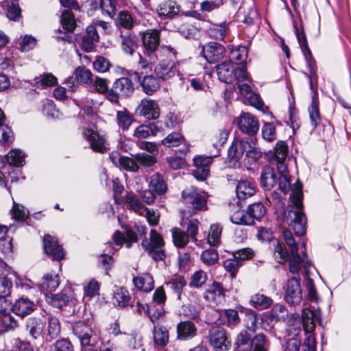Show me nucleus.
Segmentation results:
<instances>
[{"instance_id": "nucleus-1", "label": "nucleus", "mask_w": 351, "mask_h": 351, "mask_svg": "<svg viewBox=\"0 0 351 351\" xmlns=\"http://www.w3.org/2000/svg\"><path fill=\"white\" fill-rule=\"evenodd\" d=\"M47 326L45 328L46 319L41 317H31L26 320V330L34 339L42 337L46 342H51L60 333V322L53 315L47 317Z\"/></svg>"}, {"instance_id": "nucleus-2", "label": "nucleus", "mask_w": 351, "mask_h": 351, "mask_svg": "<svg viewBox=\"0 0 351 351\" xmlns=\"http://www.w3.org/2000/svg\"><path fill=\"white\" fill-rule=\"evenodd\" d=\"M141 245L145 251L155 261H163L165 258V250L161 249L165 245V241L155 230L152 229L150 231V240H143Z\"/></svg>"}, {"instance_id": "nucleus-3", "label": "nucleus", "mask_w": 351, "mask_h": 351, "mask_svg": "<svg viewBox=\"0 0 351 351\" xmlns=\"http://www.w3.org/2000/svg\"><path fill=\"white\" fill-rule=\"evenodd\" d=\"M284 220L296 235L302 236L306 233L307 219L302 209H288Z\"/></svg>"}, {"instance_id": "nucleus-4", "label": "nucleus", "mask_w": 351, "mask_h": 351, "mask_svg": "<svg viewBox=\"0 0 351 351\" xmlns=\"http://www.w3.org/2000/svg\"><path fill=\"white\" fill-rule=\"evenodd\" d=\"M247 147H251L248 138L243 140L234 139L233 141L228 150L227 161L230 167L239 165V161Z\"/></svg>"}, {"instance_id": "nucleus-5", "label": "nucleus", "mask_w": 351, "mask_h": 351, "mask_svg": "<svg viewBox=\"0 0 351 351\" xmlns=\"http://www.w3.org/2000/svg\"><path fill=\"white\" fill-rule=\"evenodd\" d=\"M282 234L285 241L289 247L291 253V257L289 259V270L293 274H298L300 270L301 258L298 254L297 243L295 241L291 232L289 230H284Z\"/></svg>"}, {"instance_id": "nucleus-6", "label": "nucleus", "mask_w": 351, "mask_h": 351, "mask_svg": "<svg viewBox=\"0 0 351 351\" xmlns=\"http://www.w3.org/2000/svg\"><path fill=\"white\" fill-rule=\"evenodd\" d=\"M182 196L185 203L191 204L195 210L207 209V195L204 192L199 193L197 189L192 187L183 191Z\"/></svg>"}, {"instance_id": "nucleus-7", "label": "nucleus", "mask_w": 351, "mask_h": 351, "mask_svg": "<svg viewBox=\"0 0 351 351\" xmlns=\"http://www.w3.org/2000/svg\"><path fill=\"white\" fill-rule=\"evenodd\" d=\"M209 342L217 351H227L231 343L228 340L225 330L219 326H213L209 330Z\"/></svg>"}, {"instance_id": "nucleus-8", "label": "nucleus", "mask_w": 351, "mask_h": 351, "mask_svg": "<svg viewBox=\"0 0 351 351\" xmlns=\"http://www.w3.org/2000/svg\"><path fill=\"white\" fill-rule=\"evenodd\" d=\"M142 39L150 61L156 62L158 58L155 51L158 49L160 43L159 32L156 29H148L144 32Z\"/></svg>"}, {"instance_id": "nucleus-9", "label": "nucleus", "mask_w": 351, "mask_h": 351, "mask_svg": "<svg viewBox=\"0 0 351 351\" xmlns=\"http://www.w3.org/2000/svg\"><path fill=\"white\" fill-rule=\"evenodd\" d=\"M302 299L300 281L295 278L289 280L285 286V300L291 305H298Z\"/></svg>"}, {"instance_id": "nucleus-10", "label": "nucleus", "mask_w": 351, "mask_h": 351, "mask_svg": "<svg viewBox=\"0 0 351 351\" xmlns=\"http://www.w3.org/2000/svg\"><path fill=\"white\" fill-rule=\"evenodd\" d=\"M136 113L149 120L157 119L160 116V108L156 101L145 98L137 107Z\"/></svg>"}, {"instance_id": "nucleus-11", "label": "nucleus", "mask_w": 351, "mask_h": 351, "mask_svg": "<svg viewBox=\"0 0 351 351\" xmlns=\"http://www.w3.org/2000/svg\"><path fill=\"white\" fill-rule=\"evenodd\" d=\"M74 334L78 337L84 346H93L97 341V337H93V330L84 322H78L73 327Z\"/></svg>"}, {"instance_id": "nucleus-12", "label": "nucleus", "mask_w": 351, "mask_h": 351, "mask_svg": "<svg viewBox=\"0 0 351 351\" xmlns=\"http://www.w3.org/2000/svg\"><path fill=\"white\" fill-rule=\"evenodd\" d=\"M154 73L158 78L162 80H169L178 73V70L174 61L162 60L156 66Z\"/></svg>"}, {"instance_id": "nucleus-13", "label": "nucleus", "mask_w": 351, "mask_h": 351, "mask_svg": "<svg viewBox=\"0 0 351 351\" xmlns=\"http://www.w3.org/2000/svg\"><path fill=\"white\" fill-rule=\"evenodd\" d=\"M240 130L249 136H253L258 131L259 123L256 118L249 112H244L239 118Z\"/></svg>"}, {"instance_id": "nucleus-14", "label": "nucleus", "mask_w": 351, "mask_h": 351, "mask_svg": "<svg viewBox=\"0 0 351 351\" xmlns=\"http://www.w3.org/2000/svg\"><path fill=\"white\" fill-rule=\"evenodd\" d=\"M213 162V158L209 156H197L194 158L195 169L193 175L199 180H204L209 176V167Z\"/></svg>"}, {"instance_id": "nucleus-15", "label": "nucleus", "mask_w": 351, "mask_h": 351, "mask_svg": "<svg viewBox=\"0 0 351 351\" xmlns=\"http://www.w3.org/2000/svg\"><path fill=\"white\" fill-rule=\"evenodd\" d=\"M110 159L114 165L128 171L137 172L139 170V165L137 164L135 155L128 157L121 156L117 152H112L110 155Z\"/></svg>"}, {"instance_id": "nucleus-16", "label": "nucleus", "mask_w": 351, "mask_h": 351, "mask_svg": "<svg viewBox=\"0 0 351 351\" xmlns=\"http://www.w3.org/2000/svg\"><path fill=\"white\" fill-rule=\"evenodd\" d=\"M302 327L305 332H313L315 328V322H321V312L310 307L304 308L302 312Z\"/></svg>"}, {"instance_id": "nucleus-17", "label": "nucleus", "mask_w": 351, "mask_h": 351, "mask_svg": "<svg viewBox=\"0 0 351 351\" xmlns=\"http://www.w3.org/2000/svg\"><path fill=\"white\" fill-rule=\"evenodd\" d=\"M197 334V328L191 321H182L176 326V339L179 341L191 340Z\"/></svg>"}, {"instance_id": "nucleus-18", "label": "nucleus", "mask_w": 351, "mask_h": 351, "mask_svg": "<svg viewBox=\"0 0 351 351\" xmlns=\"http://www.w3.org/2000/svg\"><path fill=\"white\" fill-rule=\"evenodd\" d=\"M43 246L45 252L49 254L53 259L60 261L64 257V252L62 247L58 243L57 239L49 235L46 234L43 237Z\"/></svg>"}, {"instance_id": "nucleus-19", "label": "nucleus", "mask_w": 351, "mask_h": 351, "mask_svg": "<svg viewBox=\"0 0 351 351\" xmlns=\"http://www.w3.org/2000/svg\"><path fill=\"white\" fill-rule=\"evenodd\" d=\"M225 48L217 43H210L203 47L202 53L210 63H215L221 60L225 55Z\"/></svg>"}, {"instance_id": "nucleus-20", "label": "nucleus", "mask_w": 351, "mask_h": 351, "mask_svg": "<svg viewBox=\"0 0 351 351\" xmlns=\"http://www.w3.org/2000/svg\"><path fill=\"white\" fill-rule=\"evenodd\" d=\"M83 134L94 151L100 153H104L106 151L105 146L106 139L104 136L89 128L84 129Z\"/></svg>"}, {"instance_id": "nucleus-21", "label": "nucleus", "mask_w": 351, "mask_h": 351, "mask_svg": "<svg viewBox=\"0 0 351 351\" xmlns=\"http://www.w3.org/2000/svg\"><path fill=\"white\" fill-rule=\"evenodd\" d=\"M35 308V303L25 296H22L16 300L12 306V311L16 315L22 317L32 313Z\"/></svg>"}, {"instance_id": "nucleus-22", "label": "nucleus", "mask_w": 351, "mask_h": 351, "mask_svg": "<svg viewBox=\"0 0 351 351\" xmlns=\"http://www.w3.org/2000/svg\"><path fill=\"white\" fill-rule=\"evenodd\" d=\"M287 144L282 141H278L274 148L272 160L276 162V166L279 173H282L287 170V167L284 162L287 156Z\"/></svg>"}, {"instance_id": "nucleus-23", "label": "nucleus", "mask_w": 351, "mask_h": 351, "mask_svg": "<svg viewBox=\"0 0 351 351\" xmlns=\"http://www.w3.org/2000/svg\"><path fill=\"white\" fill-rule=\"evenodd\" d=\"M72 292L70 287H66L59 293L47 295L46 300L53 306L60 308L66 305L72 295Z\"/></svg>"}, {"instance_id": "nucleus-24", "label": "nucleus", "mask_w": 351, "mask_h": 351, "mask_svg": "<svg viewBox=\"0 0 351 351\" xmlns=\"http://www.w3.org/2000/svg\"><path fill=\"white\" fill-rule=\"evenodd\" d=\"M205 299L213 304H219L224 301L225 294L220 283L214 282L205 293Z\"/></svg>"}, {"instance_id": "nucleus-25", "label": "nucleus", "mask_w": 351, "mask_h": 351, "mask_svg": "<svg viewBox=\"0 0 351 351\" xmlns=\"http://www.w3.org/2000/svg\"><path fill=\"white\" fill-rule=\"evenodd\" d=\"M217 73L220 81L225 83H231L235 79L233 75L234 66L231 62L224 61L216 66Z\"/></svg>"}, {"instance_id": "nucleus-26", "label": "nucleus", "mask_w": 351, "mask_h": 351, "mask_svg": "<svg viewBox=\"0 0 351 351\" xmlns=\"http://www.w3.org/2000/svg\"><path fill=\"white\" fill-rule=\"evenodd\" d=\"M99 38L95 26L90 25L87 27L86 34L82 37V49L86 52L92 51L95 47V43L99 40Z\"/></svg>"}, {"instance_id": "nucleus-27", "label": "nucleus", "mask_w": 351, "mask_h": 351, "mask_svg": "<svg viewBox=\"0 0 351 351\" xmlns=\"http://www.w3.org/2000/svg\"><path fill=\"white\" fill-rule=\"evenodd\" d=\"M295 32L298 38V41L300 44V48L303 51L304 56L311 69V75H315L313 71V57L311 51L308 46L307 39L304 34V30L300 31L297 25H294Z\"/></svg>"}, {"instance_id": "nucleus-28", "label": "nucleus", "mask_w": 351, "mask_h": 351, "mask_svg": "<svg viewBox=\"0 0 351 351\" xmlns=\"http://www.w3.org/2000/svg\"><path fill=\"white\" fill-rule=\"evenodd\" d=\"M157 12L160 16L173 18L180 12V6L173 0H165L158 5Z\"/></svg>"}, {"instance_id": "nucleus-29", "label": "nucleus", "mask_w": 351, "mask_h": 351, "mask_svg": "<svg viewBox=\"0 0 351 351\" xmlns=\"http://www.w3.org/2000/svg\"><path fill=\"white\" fill-rule=\"evenodd\" d=\"M278 177L275 170L271 167H265L261 174V185L265 190L272 189L277 184Z\"/></svg>"}, {"instance_id": "nucleus-30", "label": "nucleus", "mask_w": 351, "mask_h": 351, "mask_svg": "<svg viewBox=\"0 0 351 351\" xmlns=\"http://www.w3.org/2000/svg\"><path fill=\"white\" fill-rule=\"evenodd\" d=\"M236 191L238 199L245 200L256 193V186L249 181L241 180L237 184Z\"/></svg>"}, {"instance_id": "nucleus-31", "label": "nucleus", "mask_w": 351, "mask_h": 351, "mask_svg": "<svg viewBox=\"0 0 351 351\" xmlns=\"http://www.w3.org/2000/svg\"><path fill=\"white\" fill-rule=\"evenodd\" d=\"M234 351H252V335L247 330H243L238 335L235 343Z\"/></svg>"}, {"instance_id": "nucleus-32", "label": "nucleus", "mask_w": 351, "mask_h": 351, "mask_svg": "<svg viewBox=\"0 0 351 351\" xmlns=\"http://www.w3.org/2000/svg\"><path fill=\"white\" fill-rule=\"evenodd\" d=\"M114 90L117 91L122 97L130 95L134 90V86L132 80L128 77H121L116 80L113 83Z\"/></svg>"}, {"instance_id": "nucleus-33", "label": "nucleus", "mask_w": 351, "mask_h": 351, "mask_svg": "<svg viewBox=\"0 0 351 351\" xmlns=\"http://www.w3.org/2000/svg\"><path fill=\"white\" fill-rule=\"evenodd\" d=\"M169 335L168 329L162 325L154 326L153 329V339L155 346L165 347L169 342Z\"/></svg>"}, {"instance_id": "nucleus-34", "label": "nucleus", "mask_w": 351, "mask_h": 351, "mask_svg": "<svg viewBox=\"0 0 351 351\" xmlns=\"http://www.w3.org/2000/svg\"><path fill=\"white\" fill-rule=\"evenodd\" d=\"M133 283L136 289L144 292L151 291L154 287L153 278L149 274L134 278Z\"/></svg>"}, {"instance_id": "nucleus-35", "label": "nucleus", "mask_w": 351, "mask_h": 351, "mask_svg": "<svg viewBox=\"0 0 351 351\" xmlns=\"http://www.w3.org/2000/svg\"><path fill=\"white\" fill-rule=\"evenodd\" d=\"M159 131L155 123H152L149 125H141L138 126L134 131V136L143 139L148 138L150 136H155Z\"/></svg>"}, {"instance_id": "nucleus-36", "label": "nucleus", "mask_w": 351, "mask_h": 351, "mask_svg": "<svg viewBox=\"0 0 351 351\" xmlns=\"http://www.w3.org/2000/svg\"><path fill=\"white\" fill-rule=\"evenodd\" d=\"M3 8L9 19L16 21L19 19L21 9L17 0H5L3 3Z\"/></svg>"}, {"instance_id": "nucleus-37", "label": "nucleus", "mask_w": 351, "mask_h": 351, "mask_svg": "<svg viewBox=\"0 0 351 351\" xmlns=\"http://www.w3.org/2000/svg\"><path fill=\"white\" fill-rule=\"evenodd\" d=\"M127 206L139 215H143L145 207L140 202L138 197L133 193H127L125 195Z\"/></svg>"}, {"instance_id": "nucleus-38", "label": "nucleus", "mask_w": 351, "mask_h": 351, "mask_svg": "<svg viewBox=\"0 0 351 351\" xmlns=\"http://www.w3.org/2000/svg\"><path fill=\"white\" fill-rule=\"evenodd\" d=\"M116 121L119 128L128 130L134 121L133 117L125 109L117 111Z\"/></svg>"}, {"instance_id": "nucleus-39", "label": "nucleus", "mask_w": 351, "mask_h": 351, "mask_svg": "<svg viewBox=\"0 0 351 351\" xmlns=\"http://www.w3.org/2000/svg\"><path fill=\"white\" fill-rule=\"evenodd\" d=\"M149 186L158 195L164 194L167 189L166 182L159 173H154L151 176Z\"/></svg>"}, {"instance_id": "nucleus-40", "label": "nucleus", "mask_w": 351, "mask_h": 351, "mask_svg": "<svg viewBox=\"0 0 351 351\" xmlns=\"http://www.w3.org/2000/svg\"><path fill=\"white\" fill-rule=\"evenodd\" d=\"M141 86L143 91L147 95H152L160 88V84L158 79L152 75L144 76L141 82Z\"/></svg>"}, {"instance_id": "nucleus-41", "label": "nucleus", "mask_w": 351, "mask_h": 351, "mask_svg": "<svg viewBox=\"0 0 351 351\" xmlns=\"http://www.w3.org/2000/svg\"><path fill=\"white\" fill-rule=\"evenodd\" d=\"M59 285L60 278L58 274H47L43 278L40 287L43 290L53 291L57 289Z\"/></svg>"}, {"instance_id": "nucleus-42", "label": "nucleus", "mask_w": 351, "mask_h": 351, "mask_svg": "<svg viewBox=\"0 0 351 351\" xmlns=\"http://www.w3.org/2000/svg\"><path fill=\"white\" fill-rule=\"evenodd\" d=\"M223 227L219 223L212 224L210 227L207 241L209 245L217 246L220 243Z\"/></svg>"}, {"instance_id": "nucleus-43", "label": "nucleus", "mask_w": 351, "mask_h": 351, "mask_svg": "<svg viewBox=\"0 0 351 351\" xmlns=\"http://www.w3.org/2000/svg\"><path fill=\"white\" fill-rule=\"evenodd\" d=\"M117 23L118 25L127 29H132L137 24L136 21L128 11H121L119 13Z\"/></svg>"}, {"instance_id": "nucleus-44", "label": "nucleus", "mask_w": 351, "mask_h": 351, "mask_svg": "<svg viewBox=\"0 0 351 351\" xmlns=\"http://www.w3.org/2000/svg\"><path fill=\"white\" fill-rule=\"evenodd\" d=\"M250 303L256 308L263 310L271 306L272 300L265 295L257 293L251 297Z\"/></svg>"}, {"instance_id": "nucleus-45", "label": "nucleus", "mask_w": 351, "mask_h": 351, "mask_svg": "<svg viewBox=\"0 0 351 351\" xmlns=\"http://www.w3.org/2000/svg\"><path fill=\"white\" fill-rule=\"evenodd\" d=\"M114 299L117 305L121 307H125L132 304L131 297L128 291L123 287L117 289L114 293Z\"/></svg>"}, {"instance_id": "nucleus-46", "label": "nucleus", "mask_w": 351, "mask_h": 351, "mask_svg": "<svg viewBox=\"0 0 351 351\" xmlns=\"http://www.w3.org/2000/svg\"><path fill=\"white\" fill-rule=\"evenodd\" d=\"M183 143H184V136L182 134L176 132L169 134L161 141L162 145L167 147H177Z\"/></svg>"}, {"instance_id": "nucleus-47", "label": "nucleus", "mask_w": 351, "mask_h": 351, "mask_svg": "<svg viewBox=\"0 0 351 351\" xmlns=\"http://www.w3.org/2000/svg\"><path fill=\"white\" fill-rule=\"evenodd\" d=\"M247 215L252 217V224L254 219H260L266 213V208L261 202H257L250 205L247 209Z\"/></svg>"}, {"instance_id": "nucleus-48", "label": "nucleus", "mask_w": 351, "mask_h": 351, "mask_svg": "<svg viewBox=\"0 0 351 351\" xmlns=\"http://www.w3.org/2000/svg\"><path fill=\"white\" fill-rule=\"evenodd\" d=\"M230 221L238 225H252V217L244 213L243 210L238 209L235 210L230 216Z\"/></svg>"}, {"instance_id": "nucleus-49", "label": "nucleus", "mask_w": 351, "mask_h": 351, "mask_svg": "<svg viewBox=\"0 0 351 351\" xmlns=\"http://www.w3.org/2000/svg\"><path fill=\"white\" fill-rule=\"evenodd\" d=\"M113 237L114 241L117 245H122L125 240L134 242H136L138 241L137 234L131 230H127L125 231V235L117 230L114 232Z\"/></svg>"}, {"instance_id": "nucleus-50", "label": "nucleus", "mask_w": 351, "mask_h": 351, "mask_svg": "<svg viewBox=\"0 0 351 351\" xmlns=\"http://www.w3.org/2000/svg\"><path fill=\"white\" fill-rule=\"evenodd\" d=\"M37 87L53 86L57 84V78L51 73H44L34 79Z\"/></svg>"}, {"instance_id": "nucleus-51", "label": "nucleus", "mask_w": 351, "mask_h": 351, "mask_svg": "<svg viewBox=\"0 0 351 351\" xmlns=\"http://www.w3.org/2000/svg\"><path fill=\"white\" fill-rule=\"evenodd\" d=\"M269 348V342L263 334L259 333L252 339V351H268Z\"/></svg>"}, {"instance_id": "nucleus-52", "label": "nucleus", "mask_w": 351, "mask_h": 351, "mask_svg": "<svg viewBox=\"0 0 351 351\" xmlns=\"http://www.w3.org/2000/svg\"><path fill=\"white\" fill-rule=\"evenodd\" d=\"M227 25L225 23L213 24L208 29L210 36L217 40H223L227 31Z\"/></svg>"}, {"instance_id": "nucleus-53", "label": "nucleus", "mask_w": 351, "mask_h": 351, "mask_svg": "<svg viewBox=\"0 0 351 351\" xmlns=\"http://www.w3.org/2000/svg\"><path fill=\"white\" fill-rule=\"evenodd\" d=\"M274 245V256L276 261L280 263H285L288 258V252L285 245L279 242L275 241L273 243Z\"/></svg>"}, {"instance_id": "nucleus-54", "label": "nucleus", "mask_w": 351, "mask_h": 351, "mask_svg": "<svg viewBox=\"0 0 351 351\" xmlns=\"http://www.w3.org/2000/svg\"><path fill=\"white\" fill-rule=\"evenodd\" d=\"M121 47L125 53L132 55L137 47L135 37L132 35L121 36Z\"/></svg>"}, {"instance_id": "nucleus-55", "label": "nucleus", "mask_w": 351, "mask_h": 351, "mask_svg": "<svg viewBox=\"0 0 351 351\" xmlns=\"http://www.w3.org/2000/svg\"><path fill=\"white\" fill-rule=\"evenodd\" d=\"M172 236L173 243L178 247H183L189 243V234L180 229H174L172 231Z\"/></svg>"}, {"instance_id": "nucleus-56", "label": "nucleus", "mask_w": 351, "mask_h": 351, "mask_svg": "<svg viewBox=\"0 0 351 351\" xmlns=\"http://www.w3.org/2000/svg\"><path fill=\"white\" fill-rule=\"evenodd\" d=\"M75 77L78 81L89 84L93 82L92 72L84 66H79L75 70Z\"/></svg>"}, {"instance_id": "nucleus-57", "label": "nucleus", "mask_w": 351, "mask_h": 351, "mask_svg": "<svg viewBox=\"0 0 351 351\" xmlns=\"http://www.w3.org/2000/svg\"><path fill=\"white\" fill-rule=\"evenodd\" d=\"M247 56V50L245 47H239L231 51L230 54V60L235 64H242L245 62Z\"/></svg>"}, {"instance_id": "nucleus-58", "label": "nucleus", "mask_w": 351, "mask_h": 351, "mask_svg": "<svg viewBox=\"0 0 351 351\" xmlns=\"http://www.w3.org/2000/svg\"><path fill=\"white\" fill-rule=\"evenodd\" d=\"M242 12L244 14L243 22L249 25L253 24L257 17V13L254 7L243 5L239 8V14H241Z\"/></svg>"}, {"instance_id": "nucleus-59", "label": "nucleus", "mask_w": 351, "mask_h": 351, "mask_svg": "<svg viewBox=\"0 0 351 351\" xmlns=\"http://www.w3.org/2000/svg\"><path fill=\"white\" fill-rule=\"evenodd\" d=\"M61 23L62 27L64 29L70 32H73L75 27V21L73 14L69 10L63 12L61 18Z\"/></svg>"}, {"instance_id": "nucleus-60", "label": "nucleus", "mask_w": 351, "mask_h": 351, "mask_svg": "<svg viewBox=\"0 0 351 351\" xmlns=\"http://www.w3.org/2000/svg\"><path fill=\"white\" fill-rule=\"evenodd\" d=\"M186 285V280L183 278L178 277L172 279L167 286L177 295L178 299H180L182 291Z\"/></svg>"}, {"instance_id": "nucleus-61", "label": "nucleus", "mask_w": 351, "mask_h": 351, "mask_svg": "<svg viewBox=\"0 0 351 351\" xmlns=\"http://www.w3.org/2000/svg\"><path fill=\"white\" fill-rule=\"evenodd\" d=\"M251 147H247L246 151V158L250 160V162H256L262 157V152L260 148L254 146L256 143V140H250Z\"/></svg>"}, {"instance_id": "nucleus-62", "label": "nucleus", "mask_w": 351, "mask_h": 351, "mask_svg": "<svg viewBox=\"0 0 351 351\" xmlns=\"http://www.w3.org/2000/svg\"><path fill=\"white\" fill-rule=\"evenodd\" d=\"M218 258V253L214 249L206 250L201 254V260L205 265L208 266L215 265Z\"/></svg>"}, {"instance_id": "nucleus-63", "label": "nucleus", "mask_w": 351, "mask_h": 351, "mask_svg": "<svg viewBox=\"0 0 351 351\" xmlns=\"http://www.w3.org/2000/svg\"><path fill=\"white\" fill-rule=\"evenodd\" d=\"M135 156L137 164L145 168L150 167L154 165L156 162L155 157L145 153L137 154H135Z\"/></svg>"}, {"instance_id": "nucleus-64", "label": "nucleus", "mask_w": 351, "mask_h": 351, "mask_svg": "<svg viewBox=\"0 0 351 351\" xmlns=\"http://www.w3.org/2000/svg\"><path fill=\"white\" fill-rule=\"evenodd\" d=\"M7 160L10 165L22 166L25 162L24 154L20 150L14 149L9 152Z\"/></svg>"}]
</instances>
